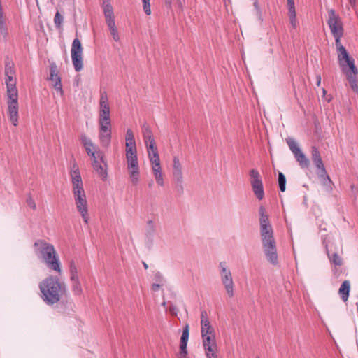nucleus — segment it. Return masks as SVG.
Here are the masks:
<instances>
[{
	"mask_svg": "<svg viewBox=\"0 0 358 358\" xmlns=\"http://www.w3.org/2000/svg\"><path fill=\"white\" fill-rule=\"evenodd\" d=\"M70 268V280H75V278H78V272L76 264L73 261L70 262L69 265Z\"/></svg>",
	"mask_w": 358,
	"mask_h": 358,
	"instance_id": "obj_29",
	"label": "nucleus"
},
{
	"mask_svg": "<svg viewBox=\"0 0 358 358\" xmlns=\"http://www.w3.org/2000/svg\"><path fill=\"white\" fill-rule=\"evenodd\" d=\"M15 71L14 69V64L11 62L6 64L5 66V76H15Z\"/></svg>",
	"mask_w": 358,
	"mask_h": 358,
	"instance_id": "obj_32",
	"label": "nucleus"
},
{
	"mask_svg": "<svg viewBox=\"0 0 358 358\" xmlns=\"http://www.w3.org/2000/svg\"><path fill=\"white\" fill-rule=\"evenodd\" d=\"M220 275L227 296L229 298L234 296V282L231 270L227 267L226 262H221L219 264Z\"/></svg>",
	"mask_w": 358,
	"mask_h": 358,
	"instance_id": "obj_9",
	"label": "nucleus"
},
{
	"mask_svg": "<svg viewBox=\"0 0 358 358\" xmlns=\"http://www.w3.org/2000/svg\"><path fill=\"white\" fill-rule=\"evenodd\" d=\"M101 5L103 10L109 30L112 31V6L110 4V0H102Z\"/></svg>",
	"mask_w": 358,
	"mask_h": 358,
	"instance_id": "obj_22",
	"label": "nucleus"
},
{
	"mask_svg": "<svg viewBox=\"0 0 358 358\" xmlns=\"http://www.w3.org/2000/svg\"><path fill=\"white\" fill-rule=\"evenodd\" d=\"M125 158L127 170L131 183L136 186L141 178L136 143L133 131L128 129L125 136Z\"/></svg>",
	"mask_w": 358,
	"mask_h": 358,
	"instance_id": "obj_4",
	"label": "nucleus"
},
{
	"mask_svg": "<svg viewBox=\"0 0 358 358\" xmlns=\"http://www.w3.org/2000/svg\"><path fill=\"white\" fill-rule=\"evenodd\" d=\"M0 34L3 36V38H6L8 34L7 20L6 17L0 18Z\"/></svg>",
	"mask_w": 358,
	"mask_h": 358,
	"instance_id": "obj_28",
	"label": "nucleus"
},
{
	"mask_svg": "<svg viewBox=\"0 0 358 358\" xmlns=\"http://www.w3.org/2000/svg\"><path fill=\"white\" fill-rule=\"evenodd\" d=\"M143 266L145 269H147L148 267V264L145 262H143Z\"/></svg>",
	"mask_w": 358,
	"mask_h": 358,
	"instance_id": "obj_48",
	"label": "nucleus"
},
{
	"mask_svg": "<svg viewBox=\"0 0 358 358\" xmlns=\"http://www.w3.org/2000/svg\"><path fill=\"white\" fill-rule=\"evenodd\" d=\"M329 259L335 266H341L343 263L341 257L337 254L334 253L331 256L329 255Z\"/></svg>",
	"mask_w": 358,
	"mask_h": 358,
	"instance_id": "obj_31",
	"label": "nucleus"
},
{
	"mask_svg": "<svg viewBox=\"0 0 358 358\" xmlns=\"http://www.w3.org/2000/svg\"><path fill=\"white\" fill-rule=\"evenodd\" d=\"M201 337L215 335V329L210 323L206 310L201 313Z\"/></svg>",
	"mask_w": 358,
	"mask_h": 358,
	"instance_id": "obj_18",
	"label": "nucleus"
},
{
	"mask_svg": "<svg viewBox=\"0 0 358 358\" xmlns=\"http://www.w3.org/2000/svg\"><path fill=\"white\" fill-rule=\"evenodd\" d=\"M257 358H259V357H257Z\"/></svg>",
	"mask_w": 358,
	"mask_h": 358,
	"instance_id": "obj_52",
	"label": "nucleus"
},
{
	"mask_svg": "<svg viewBox=\"0 0 358 358\" xmlns=\"http://www.w3.org/2000/svg\"><path fill=\"white\" fill-rule=\"evenodd\" d=\"M162 305L163 306H166V302H165V301H164V302L162 303Z\"/></svg>",
	"mask_w": 358,
	"mask_h": 358,
	"instance_id": "obj_50",
	"label": "nucleus"
},
{
	"mask_svg": "<svg viewBox=\"0 0 358 358\" xmlns=\"http://www.w3.org/2000/svg\"><path fill=\"white\" fill-rule=\"evenodd\" d=\"M54 76L56 78V82H55L54 87L56 90L59 91L62 93V85L61 83L60 77L56 73L55 70L51 68L50 69V80H54Z\"/></svg>",
	"mask_w": 358,
	"mask_h": 358,
	"instance_id": "obj_27",
	"label": "nucleus"
},
{
	"mask_svg": "<svg viewBox=\"0 0 358 358\" xmlns=\"http://www.w3.org/2000/svg\"><path fill=\"white\" fill-rule=\"evenodd\" d=\"M170 313L173 315H177L178 310L176 306L172 305L169 307Z\"/></svg>",
	"mask_w": 358,
	"mask_h": 358,
	"instance_id": "obj_41",
	"label": "nucleus"
},
{
	"mask_svg": "<svg viewBox=\"0 0 358 358\" xmlns=\"http://www.w3.org/2000/svg\"><path fill=\"white\" fill-rule=\"evenodd\" d=\"M166 6L171 9L172 8V0H164Z\"/></svg>",
	"mask_w": 358,
	"mask_h": 358,
	"instance_id": "obj_42",
	"label": "nucleus"
},
{
	"mask_svg": "<svg viewBox=\"0 0 358 358\" xmlns=\"http://www.w3.org/2000/svg\"><path fill=\"white\" fill-rule=\"evenodd\" d=\"M340 67L346 76L352 90L355 92H358V83L357 80L358 69L355 65V61L344 64L343 66H340Z\"/></svg>",
	"mask_w": 358,
	"mask_h": 358,
	"instance_id": "obj_11",
	"label": "nucleus"
},
{
	"mask_svg": "<svg viewBox=\"0 0 358 358\" xmlns=\"http://www.w3.org/2000/svg\"><path fill=\"white\" fill-rule=\"evenodd\" d=\"M254 6H255V10H256V14H257V16L258 17V19L262 22L263 21V17H262V11H261V9L258 5V0H254Z\"/></svg>",
	"mask_w": 358,
	"mask_h": 358,
	"instance_id": "obj_37",
	"label": "nucleus"
},
{
	"mask_svg": "<svg viewBox=\"0 0 358 358\" xmlns=\"http://www.w3.org/2000/svg\"><path fill=\"white\" fill-rule=\"evenodd\" d=\"M350 290V283L349 280H345L341 285L338 293L343 301H348L349 293Z\"/></svg>",
	"mask_w": 358,
	"mask_h": 358,
	"instance_id": "obj_24",
	"label": "nucleus"
},
{
	"mask_svg": "<svg viewBox=\"0 0 358 358\" xmlns=\"http://www.w3.org/2000/svg\"><path fill=\"white\" fill-rule=\"evenodd\" d=\"M349 1V3L350 4V6L352 7H355L356 6V3H357V0H348Z\"/></svg>",
	"mask_w": 358,
	"mask_h": 358,
	"instance_id": "obj_45",
	"label": "nucleus"
},
{
	"mask_svg": "<svg viewBox=\"0 0 358 358\" xmlns=\"http://www.w3.org/2000/svg\"><path fill=\"white\" fill-rule=\"evenodd\" d=\"M160 287V285L157 283H154L152 285V289L155 292L157 291Z\"/></svg>",
	"mask_w": 358,
	"mask_h": 358,
	"instance_id": "obj_43",
	"label": "nucleus"
},
{
	"mask_svg": "<svg viewBox=\"0 0 358 358\" xmlns=\"http://www.w3.org/2000/svg\"><path fill=\"white\" fill-rule=\"evenodd\" d=\"M290 24L293 28H296L298 25V22L296 20V13L289 15Z\"/></svg>",
	"mask_w": 358,
	"mask_h": 358,
	"instance_id": "obj_38",
	"label": "nucleus"
},
{
	"mask_svg": "<svg viewBox=\"0 0 358 358\" xmlns=\"http://www.w3.org/2000/svg\"><path fill=\"white\" fill-rule=\"evenodd\" d=\"M316 80H317V85L320 86V83H321V80H322L320 74L316 75Z\"/></svg>",
	"mask_w": 358,
	"mask_h": 358,
	"instance_id": "obj_44",
	"label": "nucleus"
},
{
	"mask_svg": "<svg viewBox=\"0 0 358 358\" xmlns=\"http://www.w3.org/2000/svg\"><path fill=\"white\" fill-rule=\"evenodd\" d=\"M287 7L288 15L296 13L294 0H287Z\"/></svg>",
	"mask_w": 358,
	"mask_h": 358,
	"instance_id": "obj_36",
	"label": "nucleus"
},
{
	"mask_svg": "<svg viewBox=\"0 0 358 358\" xmlns=\"http://www.w3.org/2000/svg\"><path fill=\"white\" fill-rule=\"evenodd\" d=\"M53 81H54V82H56V78H55V76H54V80H53Z\"/></svg>",
	"mask_w": 358,
	"mask_h": 358,
	"instance_id": "obj_51",
	"label": "nucleus"
},
{
	"mask_svg": "<svg viewBox=\"0 0 358 358\" xmlns=\"http://www.w3.org/2000/svg\"><path fill=\"white\" fill-rule=\"evenodd\" d=\"M278 183H279V188L281 192H285L286 189V178L285 175L280 172L278 173Z\"/></svg>",
	"mask_w": 358,
	"mask_h": 358,
	"instance_id": "obj_30",
	"label": "nucleus"
},
{
	"mask_svg": "<svg viewBox=\"0 0 358 358\" xmlns=\"http://www.w3.org/2000/svg\"><path fill=\"white\" fill-rule=\"evenodd\" d=\"M38 287L41 299L48 306L60 302L68 292L66 283L54 275H49L43 279L40 282Z\"/></svg>",
	"mask_w": 358,
	"mask_h": 358,
	"instance_id": "obj_2",
	"label": "nucleus"
},
{
	"mask_svg": "<svg viewBox=\"0 0 358 358\" xmlns=\"http://www.w3.org/2000/svg\"><path fill=\"white\" fill-rule=\"evenodd\" d=\"M8 115L14 126L18 124V91L15 76H6Z\"/></svg>",
	"mask_w": 358,
	"mask_h": 358,
	"instance_id": "obj_8",
	"label": "nucleus"
},
{
	"mask_svg": "<svg viewBox=\"0 0 358 358\" xmlns=\"http://www.w3.org/2000/svg\"><path fill=\"white\" fill-rule=\"evenodd\" d=\"M82 54L81 42L78 38H75L72 43L71 55L73 67L77 72L80 71L83 67Z\"/></svg>",
	"mask_w": 358,
	"mask_h": 358,
	"instance_id": "obj_12",
	"label": "nucleus"
},
{
	"mask_svg": "<svg viewBox=\"0 0 358 358\" xmlns=\"http://www.w3.org/2000/svg\"><path fill=\"white\" fill-rule=\"evenodd\" d=\"M80 141L85 148L86 152L92 157L93 161L100 159L103 162V155L101 152L88 137L85 135H82L80 136Z\"/></svg>",
	"mask_w": 358,
	"mask_h": 358,
	"instance_id": "obj_17",
	"label": "nucleus"
},
{
	"mask_svg": "<svg viewBox=\"0 0 358 358\" xmlns=\"http://www.w3.org/2000/svg\"><path fill=\"white\" fill-rule=\"evenodd\" d=\"M70 176L72 183V192L76 209L80 214L85 223L87 224L89 215L87 196L84 190L79 169L76 164L73 165L70 171Z\"/></svg>",
	"mask_w": 358,
	"mask_h": 358,
	"instance_id": "obj_5",
	"label": "nucleus"
},
{
	"mask_svg": "<svg viewBox=\"0 0 358 358\" xmlns=\"http://www.w3.org/2000/svg\"><path fill=\"white\" fill-rule=\"evenodd\" d=\"M64 20L63 16L59 11H57L54 17V23L56 27L60 28Z\"/></svg>",
	"mask_w": 358,
	"mask_h": 358,
	"instance_id": "obj_34",
	"label": "nucleus"
},
{
	"mask_svg": "<svg viewBox=\"0 0 358 358\" xmlns=\"http://www.w3.org/2000/svg\"><path fill=\"white\" fill-rule=\"evenodd\" d=\"M185 0H176V6L182 11L185 6Z\"/></svg>",
	"mask_w": 358,
	"mask_h": 358,
	"instance_id": "obj_40",
	"label": "nucleus"
},
{
	"mask_svg": "<svg viewBox=\"0 0 358 358\" xmlns=\"http://www.w3.org/2000/svg\"><path fill=\"white\" fill-rule=\"evenodd\" d=\"M251 186L256 197L259 200L263 199L264 196V192L262 181L251 182Z\"/></svg>",
	"mask_w": 358,
	"mask_h": 358,
	"instance_id": "obj_25",
	"label": "nucleus"
},
{
	"mask_svg": "<svg viewBox=\"0 0 358 358\" xmlns=\"http://www.w3.org/2000/svg\"><path fill=\"white\" fill-rule=\"evenodd\" d=\"M106 92H101L100 99L99 138L103 146L108 147L111 142L110 108Z\"/></svg>",
	"mask_w": 358,
	"mask_h": 358,
	"instance_id": "obj_7",
	"label": "nucleus"
},
{
	"mask_svg": "<svg viewBox=\"0 0 358 358\" xmlns=\"http://www.w3.org/2000/svg\"><path fill=\"white\" fill-rule=\"evenodd\" d=\"M92 166L96 173L103 180H105L107 178V164L103 159V162L100 159L93 161Z\"/></svg>",
	"mask_w": 358,
	"mask_h": 358,
	"instance_id": "obj_21",
	"label": "nucleus"
},
{
	"mask_svg": "<svg viewBox=\"0 0 358 358\" xmlns=\"http://www.w3.org/2000/svg\"><path fill=\"white\" fill-rule=\"evenodd\" d=\"M4 17L5 16H4V14H3L1 3H0V18L1 17Z\"/></svg>",
	"mask_w": 358,
	"mask_h": 358,
	"instance_id": "obj_46",
	"label": "nucleus"
},
{
	"mask_svg": "<svg viewBox=\"0 0 358 358\" xmlns=\"http://www.w3.org/2000/svg\"><path fill=\"white\" fill-rule=\"evenodd\" d=\"M172 173L174 180L178 185L182 187L183 182L182 164L180 162L178 157L174 156L173 157Z\"/></svg>",
	"mask_w": 358,
	"mask_h": 358,
	"instance_id": "obj_19",
	"label": "nucleus"
},
{
	"mask_svg": "<svg viewBox=\"0 0 358 358\" xmlns=\"http://www.w3.org/2000/svg\"><path fill=\"white\" fill-rule=\"evenodd\" d=\"M34 248L36 254L43 259L49 269L61 274V264L52 244L44 240H37L34 243Z\"/></svg>",
	"mask_w": 358,
	"mask_h": 358,
	"instance_id": "obj_6",
	"label": "nucleus"
},
{
	"mask_svg": "<svg viewBox=\"0 0 358 358\" xmlns=\"http://www.w3.org/2000/svg\"><path fill=\"white\" fill-rule=\"evenodd\" d=\"M250 176L251 177V182H261L262 179L257 169H252L250 171Z\"/></svg>",
	"mask_w": 358,
	"mask_h": 358,
	"instance_id": "obj_33",
	"label": "nucleus"
},
{
	"mask_svg": "<svg viewBox=\"0 0 358 358\" xmlns=\"http://www.w3.org/2000/svg\"><path fill=\"white\" fill-rule=\"evenodd\" d=\"M150 0H142L143 9L147 15H151Z\"/></svg>",
	"mask_w": 358,
	"mask_h": 358,
	"instance_id": "obj_35",
	"label": "nucleus"
},
{
	"mask_svg": "<svg viewBox=\"0 0 358 358\" xmlns=\"http://www.w3.org/2000/svg\"><path fill=\"white\" fill-rule=\"evenodd\" d=\"M327 23L331 34L344 33L343 22L338 13L334 8L327 10Z\"/></svg>",
	"mask_w": 358,
	"mask_h": 358,
	"instance_id": "obj_10",
	"label": "nucleus"
},
{
	"mask_svg": "<svg viewBox=\"0 0 358 358\" xmlns=\"http://www.w3.org/2000/svg\"><path fill=\"white\" fill-rule=\"evenodd\" d=\"M27 203L33 210H36V203H35L34 200L32 199L31 196H29L27 199Z\"/></svg>",
	"mask_w": 358,
	"mask_h": 358,
	"instance_id": "obj_39",
	"label": "nucleus"
},
{
	"mask_svg": "<svg viewBox=\"0 0 358 358\" xmlns=\"http://www.w3.org/2000/svg\"><path fill=\"white\" fill-rule=\"evenodd\" d=\"M189 325L186 324L183 328L182 336L180 338V352L178 355V358H187V345L189 339Z\"/></svg>",
	"mask_w": 358,
	"mask_h": 358,
	"instance_id": "obj_20",
	"label": "nucleus"
},
{
	"mask_svg": "<svg viewBox=\"0 0 358 358\" xmlns=\"http://www.w3.org/2000/svg\"><path fill=\"white\" fill-rule=\"evenodd\" d=\"M343 34L344 33L332 34L335 39L339 66H343L344 64L354 61V59L350 56L345 48L341 44V39L343 36Z\"/></svg>",
	"mask_w": 358,
	"mask_h": 358,
	"instance_id": "obj_13",
	"label": "nucleus"
},
{
	"mask_svg": "<svg viewBox=\"0 0 358 358\" xmlns=\"http://www.w3.org/2000/svg\"><path fill=\"white\" fill-rule=\"evenodd\" d=\"M322 92H323V94L324 95L327 93V91L323 88L322 89Z\"/></svg>",
	"mask_w": 358,
	"mask_h": 358,
	"instance_id": "obj_49",
	"label": "nucleus"
},
{
	"mask_svg": "<svg viewBox=\"0 0 358 358\" xmlns=\"http://www.w3.org/2000/svg\"><path fill=\"white\" fill-rule=\"evenodd\" d=\"M142 134L148 152V157L156 182L159 186L164 187V180L162 168L152 132L148 125L143 124L142 127Z\"/></svg>",
	"mask_w": 358,
	"mask_h": 358,
	"instance_id": "obj_3",
	"label": "nucleus"
},
{
	"mask_svg": "<svg viewBox=\"0 0 358 358\" xmlns=\"http://www.w3.org/2000/svg\"><path fill=\"white\" fill-rule=\"evenodd\" d=\"M311 157L312 160L317 169V173L320 178H324L327 180L329 182H331V179L328 176L327 171L325 169L324 165L323 164L320 152L319 150L313 146L311 150Z\"/></svg>",
	"mask_w": 358,
	"mask_h": 358,
	"instance_id": "obj_16",
	"label": "nucleus"
},
{
	"mask_svg": "<svg viewBox=\"0 0 358 358\" xmlns=\"http://www.w3.org/2000/svg\"><path fill=\"white\" fill-rule=\"evenodd\" d=\"M260 235L264 255L268 262L273 266L278 265V256L273 230L270 224L268 216L263 206L259 208Z\"/></svg>",
	"mask_w": 358,
	"mask_h": 358,
	"instance_id": "obj_1",
	"label": "nucleus"
},
{
	"mask_svg": "<svg viewBox=\"0 0 358 358\" xmlns=\"http://www.w3.org/2000/svg\"><path fill=\"white\" fill-rule=\"evenodd\" d=\"M156 233L155 222L152 220H149L146 222V229L145 232V237L146 241L152 244L153 242L154 236Z\"/></svg>",
	"mask_w": 358,
	"mask_h": 358,
	"instance_id": "obj_23",
	"label": "nucleus"
},
{
	"mask_svg": "<svg viewBox=\"0 0 358 358\" xmlns=\"http://www.w3.org/2000/svg\"><path fill=\"white\" fill-rule=\"evenodd\" d=\"M286 143H287L290 150L294 154V157L299 162L301 167L308 168L310 165V161L301 152L295 139L292 137H288L286 138Z\"/></svg>",
	"mask_w": 358,
	"mask_h": 358,
	"instance_id": "obj_14",
	"label": "nucleus"
},
{
	"mask_svg": "<svg viewBox=\"0 0 358 358\" xmlns=\"http://www.w3.org/2000/svg\"><path fill=\"white\" fill-rule=\"evenodd\" d=\"M113 38L114 41H117L119 39V37L117 34L115 32V29H113Z\"/></svg>",
	"mask_w": 358,
	"mask_h": 358,
	"instance_id": "obj_47",
	"label": "nucleus"
},
{
	"mask_svg": "<svg viewBox=\"0 0 358 358\" xmlns=\"http://www.w3.org/2000/svg\"><path fill=\"white\" fill-rule=\"evenodd\" d=\"M71 282V290L74 295L80 296L83 293V289L79 280V278L75 280H70Z\"/></svg>",
	"mask_w": 358,
	"mask_h": 358,
	"instance_id": "obj_26",
	"label": "nucleus"
},
{
	"mask_svg": "<svg viewBox=\"0 0 358 358\" xmlns=\"http://www.w3.org/2000/svg\"><path fill=\"white\" fill-rule=\"evenodd\" d=\"M206 358H218V346L215 335L201 337Z\"/></svg>",
	"mask_w": 358,
	"mask_h": 358,
	"instance_id": "obj_15",
	"label": "nucleus"
}]
</instances>
